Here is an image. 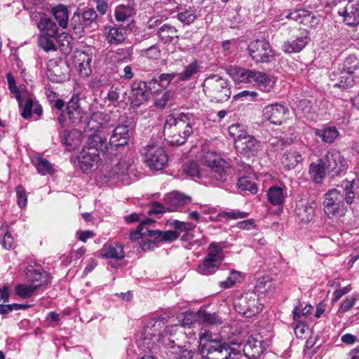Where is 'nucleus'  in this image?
I'll return each instance as SVG.
<instances>
[{
  "label": "nucleus",
  "mask_w": 359,
  "mask_h": 359,
  "mask_svg": "<svg viewBox=\"0 0 359 359\" xmlns=\"http://www.w3.org/2000/svg\"><path fill=\"white\" fill-rule=\"evenodd\" d=\"M192 116L181 113L169 115L163 128L165 140L172 145H182L193 133Z\"/></svg>",
  "instance_id": "nucleus-1"
},
{
  "label": "nucleus",
  "mask_w": 359,
  "mask_h": 359,
  "mask_svg": "<svg viewBox=\"0 0 359 359\" xmlns=\"http://www.w3.org/2000/svg\"><path fill=\"white\" fill-rule=\"evenodd\" d=\"M231 344L230 346L220 340H208L201 344L200 353L203 359H242L241 344Z\"/></svg>",
  "instance_id": "nucleus-2"
},
{
  "label": "nucleus",
  "mask_w": 359,
  "mask_h": 359,
  "mask_svg": "<svg viewBox=\"0 0 359 359\" xmlns=\"http://www.w3.org/2000/svg\"><path fill=\"white\" fill-rule=\"evenodd\" d=\"M203 90L212 101L223 102L231 96L229 81L217 74H212L203 83Z\"/></svg>",
  "instance_id": "nucleus-3"
},
{
  "label": "nucleus",
  "mask_w": 359,
  "mask_h": 359,
  "mask_svg": "<svg viewBox=\"0 0 359 359\" xmlns=\"http://www.w3.org/2000/svg\"><path fill=\"white\" fill-rule=\"evenodd\" d=\"M97 18L96 11L93 8H86L81 13L77 10L71 18L69 25L74 34L81 37L85 35L86 29H96L98 27Z\"/></svg>",
  "instance_id": "nucleus-4"
},
{
  "label": "nucleus",
  "mask_w": 359,
  "mask_h": 359,
  "mask_svg": "<svg viewBox=\"0 0 359 359\" xmlns=\"http://www.w3.org/2000/svg\"><path fill=\"white\" fill-rule=\"evenodd\" d=\"M235 309L245 318H251L259 313L263 308L259 294L248 291L241 294L235 302Z\"/></svg>",
  "instance_id": "nucleus-5"
},
{
  "label": "nucleus",
  "mask_w": 359,
  "mask_h": 359,
  "mask_svg": "<svg viewBox=\"0 0 359 359\" xmlns=\"http://www.w3.org/2000/svg\"><path fill=\"white\" fill-rule=\"evenodd\" d=\"M201 162L211 169L212 177L220 182L226 181L230 165L226 161L217 156L215 152L204 151L201 157Z\"/></svg>",
  "instance_id": "nucleus-6"
},
{
  "label": "nucleus",
  "mask_w": 359,
  "mask_h": 359,
  "mask_svg": "<svg viewBox=\"0 0 359 359\" xmlns=\"http://www.w3.org/2000/svg\"><path fill=\"white\" fill-rule=\"evenodd\" d=\"M248 48L250 56L256 63H268L273 59V51L269 41L264 39L251 41Z\"/></svg>",
  "instance_id": "nucleus-7"
},
{
  "label": "nucleus",
  "mask_w": 359,
  "mask_h": 359,
  "mask_svg": "<svg viewBox=\"0 0 359 359\" xmlns=\"http://www.w3.org/2000/svg\"><path fill=\"white\" fill-rule=\"evenodd\" d=\"M240 81L246 83H255L264 91H269L274 81L266 73L251 70L241 69L238 72Z\"/></svg>",
  "instance_id": "nucleus-8"
},
{
  "label": "nucleus",
  "mask_w": 359,
  "mask_h": 359,
  "mask_svg": "<svg viewBox=\"0 0 359 359\" xmlns=\"http://www.w3.org/2000/svg\"><path fill=\"white\" fill-rule=\"evenodd\" d=\"M144 162L152 170H162L168 162V156L165 150L158 146L148 145L145 148Z\"/></svg>",
  "instance_id": "nucleus-9"
},
{
  "label": "nucleus",
  "mask_w": 359,
  "mask_h": 359,
  "mask_svg": "<svg viewBox=\"0 0 359 359\" xmlns=\"http://www.w3.org/2000/svg\"><path fill=\"white\" fill-rule=\"evenodd\" d=\"M344 196L339 191L336 189L330 190L325 195L323 202L324 211L329 217L336 216L337 215H344Z\"/></svg>",
  "instance_id": "nucleus-10"
},
{
  "label": "nucleus",
  "mask_w": 359,
  "mask_h": 359,
  "mask_svg": "<svg viewBox=\"0 0 359 359\" xmlns=\"http://www.w3.org/2000/svg\"><path fill=\"white\" fill-rule=\"evenodd\" d=\"M324 160L327 170L330 172L332 177L338 175L343 172L347 167L344 156L336 149L328 151Z\"/></svg>",
  "instance_id": "nucleus-11"
},
{
  "label": "nucleus",
  "mask_w": 359,
  "mask_h": 359,
  "mask_svg": "<svg viewBox=\"0 0 359 359\" xmlns=\"http://www.w3.org/2000/svg\"><path fill=\"white\" fill-rule=\"evenodd\" d=\"M101 158L100 154L95 150L89 151V149L83 147L80 154L77 156L78 166L83 172H88L95 170Z\"/></svg>",
  "instance_id": "nucleus-12"
},
{
  "label": "nucleus",
  "mask_w": 359,
  "mask_h": 359,
  "mask_svg": "<svg viewBox=\"0 0 359 359\" xmlns=\"http://www.w3.org/2000/svg\"><path fill=\"white\" fill-rule=\"evenodd\" d=\"M147 83L142 81H135L130 86L129 100L133 108H137L148 99Z\"/></svg>",
  "instance_id": "nucleus-13"
},
{
  "label": "nucleus",
  "mask_w": 359,
  "mask_h": 359,
  "mask_svg": "<svg viewBox=\"0 0 359 359\" xmlns=\"http://www.w3.org/2000/svg\"><path fill=\"white\" fill-rule=\"evenodd\" d=\"M263 117L271 123L281 125L285 120L288 109L284 105L276 103L265 107L263 109Z\"/></svg>",
  "instance_id": "nucleus-14"
},
{
  "label": "nucleus",
  "mask_w": 359,
  "mask_h": 359,
  "mask_svg": "<svg viewBox=\"0 0 359 359\" xmlns=\"http://www.w3.org/2000/svg\"><path fill=\"white\" fill-rule=\"evenodd\" d=\"M46 74L52 82L62 83L69 78V69L65 62L50 60Z\"/></svg>",
  "instance_id": "nucleus-15"
},
{
  "label": "nucleus",
  "mask_w": 359,
  "mask_h": 359,
  "mask_svg": "<svg viewBox=\"0 0 359 359\" xmlns=\"http://www.w3.org/2000/svg\"><path fill=\"white\" fill-rule=\"evenodd\" d=\"M234 144L238 151L246 155L254 156L261 147L259 140L247 134L236 140Z\"/></svg>",
  "instance_id": "nucleus-16"
},
{
  "label": "nucleus",
  "mask_w": 359,
  "mask_h": 359,
  "mask_svg": "<svg viewBox=\"0 0 359 359\" xmlns=\"http://www.w3.org/2000/svg\"><path fill=\"white\" fill-rule=\"evenodd\" d=\"M130 132L131 128L127 124L117 126L109 140L111 149L126 145L130 137Z\"/></svg>",
  "instance_id": "nucleus-17"
},
{
  "label": "nucleus",
  "mask_w": 359,
  "mask_h": 359,
  "mask_svg": "<svg viewBox=\"0 0 359 359\" xmlns=\"http://www.w3.org/2000/svg\"><path fill=\"white\" fill-rule=\"evenodd\" d=\"M131 165V160L128 157H124L107 171L106 177L114 180L125 181L128 178Z\"/></svg>",
  "instance_id": "nucleus-18"
},
{
  "label": "nucleus",
  "mask_w": 359,
  "mask_h": 359,
  "mask_svg": "<svg viewBox=\"0 0 359 359\" xmlns=\"http://www.w3.org/2000/svg\"><path fill=\"white\" fill-rule=\"evenodd\" d=\"M261 338L259 335L250 336L248 338L246 344L243 348L241 347V351H243L245 356L248 358H255L259 357L264 352L265 346L264 341Z\"/></svg>",
  "instance_id": "nucleus-19"
},
{
  "label": "nucleus",
  "mask_w": 359,
  "mask_h": 359,
  "mask_svg": "<svg viewBox=\"0 0 359 359\" xmlns=\"http://www.w3.org/2000/svg\"><path fill=\"white\" fill-rule=\"evenodd\" d=\"M191 202V196L178 191H172L167 194L165 197L166 208L169 212L177 211L183 205L189 204Z\"/></svg>",
  "instance_id": "nucleus-20"
},
{
  "label": "nucleus",
  "mask_w": 359,
  "mask_h": 359,
  "mask_svg": "<svg viewBox=\"0 0 359 359\" xmlns=\"http://www.w3.org/2000/svg\"><path fill=\"white\" fill-rule=\"evenodd\" d=\"M104 35L110 45H119L123 43L127 37V31L124 27L105 26Z\"/></svg>",
  "instance_id": "nucleus-21"
},
{
  "label": "nucleus",
  "mask_w": 359,
  "mask_h": 359,
  "mask_svg": "<svg viewBox=\"0 0 359 359\" xmlns=\"http://www.w3.org/2000/svg\"><path fill=\"white\" fill-rule=\"evenodd\" d=\"M314 202H309L305 200H300L297 203L295 214L299 222L307 224L314 217Z\"/></svg>",
  "instance_id": "nucleus-22"
},
{
  "label": "nucleus",
  "mask_w": 359,
  "mask_h": 359,
  "mask_svg": "<svg viewBox=\"0 0 359 359\" xmlns=\"http://www.w3.org/2000/svg\"><path fill=\"white\" fill-rule=\"evenodd\" d=\"M338 13L344 17L347 25L355 26L359 24V3L348 2Z\"/></svg>",
  "instance_id": "nucleus-23"
},
{
  "label": "nucleus",
  "mask_w": 359,
  "mask_h": 359,
  "mask_svg": "<svg viewBox=\"0 0 359 359\" xmlns=\"http://www.w3.org/2000/svg\"><path fill=\"white\" fill-rule=\"evenodd\" d=\"M163 344L169 350L170 353L173 355V359H194V353L192 351L176 345L175 341L169 338L164 339Z\"/></svg>",
  "instance_id": "nucleus-24"
},
{
  "label": "nucleus",
  "mask_w": 359,
  "mask_h": 359,
  "mask_svg": "<svg viewBox=\"0 0 359 359\" xmlns=\"http://www.w3.org/2000/svg\"><path fill=\"white\" fill-rule=\"evenodd\" d=\"M92 57L84 51H77L74 56V64L79 74L87 76L91 73L90 62Z\"/></svg>",
  "instance_id": "nucleus-25"
},
{
  "label": "nucleus",
  "mask_w": 359,
  "mask_h": 359,
  "mask_svg": "<svg viewBox=\"0 0 359 359\" xmlns=\"http://www.w3.org/2000/svg\"><path fill=\"white\" fill-rule=\"evenodd\" d=\"M135 4L133 0H128L126 3L117 6L114 11V16L118 22L127 21L135 14Z\"/></svg>",
  "instance_id": "nucleus-26"
},
{
  "label": "nucleus",
  "mask_w": 359,
  "mask_h": 359,
  "mask_svg": "<svg viewBox=\"0 0 359 359\" xmlns=\"http://www.w3.org/2000/svg\"><path fill=\"white\" fill-rule=\"evenodd\" d=\"M83 148L89 149L90 151L93 149L99 154L100 152L105 154L109 146L106 138L102 137L99 134H93L89 136Z\"/></svg>",
  "instance_id": "nucleus-27"
},
{
  "label": "nucleus",
  "mask_w": 359,
  "mask_h": 359,
  "mask_svg": "<svg viewBox=\"0 0 359 359\" xmlns=\"http://www.w3.org/2000/svg\"><path fill=\"white\" fill-rule=\"evenodd\" d=\"M82 137V133L79 130H65L61 136V142L68 150H72L81 144Z\"/></svg>",
  "instance_id": "nucleus-28"
},
{
  "label": "nucleus",
  "mask_w": 359,
  "mask_h": 359,
  "mask_svg": "<svg viewBox=\"0 0 359 359\" xmlns=\"http://www.w3.org/2000/svg\"><path fill=\"white\" fill-rule=\"evenodd\" d=\"M37 27L39 29L41 34L52 37H57L58 36L59 29L55 22L44 14L40 15V20L37 23Z\"/></svg>",
  "instance_id": "nucleus-29"
},
{
  "label": "nucleus",
  "mask_w": 359,
  "mask_h": 359,
  "mask_svg": "<svg viewBox=\"0 0 359 359\" xmlns=\"http://www.w3.org/2000/svg\"><path fill=\"white\" fill-rule=\"evenodd\" d=\"M163 322L160 319H151L144 327L142 339L146 341L160 334L161 329L163 327Z\"/></svg>",
  "instance_id": "nucleus-30"
},
{
  "label": "nucleus",
  "mask_w": 359,
  "mask_h": 359,
  "mask_svg": "<svg viewBox=\"0 0 359 359\" xmlns=\"http://www.w3.org/2000/svg\"><path fill=\"white\" fill-rule=\"evenodd\" d=\"M177 29L170 25H163L157 32L160 40L164 43H177L178 41Z\"/></svg>",
  "instance_id": "nucleus-31"
},
{
  "label": "nucleus",
  "mask_w": 359,
  "mask_h": 359,
  "mask_svg": "<svg viewBox=\"0 0 359 359\" xmlns=\"http://www.w3.org/2000/svg\"><path fill=\"white\" fill-rule=\"evenodd\" d=\"M308 42L306 32L294 40L285 41L282 46V50L287 53H299L306 46Z\"/></svg>",
  "instance_id": "nucleus-32"
},
{
  "label": "nucleus",
  "mask_w": 359,
  "mask_h": 359,
  "mask_svg": "<svg viewBox=\"0 0 359 359\" xmlns=\"http://www.w3.org/2000/svg\"><path fill=\"white\" fill-rule=\"evenodd\" d=\"M67 114L73 123H79L81 121V110L79 105V97L74 95L67 105Z\"/></svg>",
  "instance_id": "nucleus-33"
},
{
  "label": "nucleus",
  "mask_w": 359,
  "mask_h": 359,
  "mask_svg": "<svg viewBox=\"0 0 359 359\" xmlns=\"http://www.w3.org/2000/svg\"><path fill=\"white\" fill-rule=\"evenodd\" d=\"M25 276L28 281L36 283L39 287L43 284H47L49 281V276L43 269H27Z\"/></svg>",
  "instance_id": "nucleus-34"
},
{
  "label": "nucleus",
  "mask_w": 359,
  "mask_h": 359,
  "mask_svg": "<svg viewBox=\"0 0 359 359\" xmlns=\"http://www.w3.org/2000/svg\"><path fill=\"white\" fill-rule=\"evenodd\" d=\"M326 165L323 158L318 159L317 162L312 163L309 165V175L316 183L322 182L325 176Z\"/></svg>",
  "instance_id": "nucleus-35"
},
{
  "label": "nucleus",
  "mask_w": 359,
  "mask_h": 359,
  "mask_svg": "<svg viewBox=\"0 0 359 359\" xmlns=\"http://www.w3.org/2000/svg\"><path fill=\"white\" fill-rule=\"evenodd\" d=\"M302 161V155L294 149L287 151L281 158L282 164L287 170L295 168Z\"/></svg>",
  "instance_id": "nucleus-36"
},
{
  "label": "nucleus",
  "mask_w": 359,
  "mask_h": 359,
  "mask_svg": "<svg viewBox=\"0 0 359 359\" xmlns=\"http://www.w3.org/2000/svg\"><path fill=\"white\" fill-rule=\"evenodd\" d=\"M22 108H23V109L21 115L25 119L30 118L32 113L38 115L39 116H40L43 113L41 105L38 101L32 98H28Z\"/></svg>",
  "instance_id": "nucleus-37"
},
{
  "label": "nucleus",
  "mask_w": 359,
  "mask_h": 359,
  "mask_svg": "<svg viewBox=\"0 0 359 359\" xmlns=\"http://www.w3.org/2000/svg\"><path fill=\"white\" fill-rule=\"evenodd\" d=\"M32 163L41 175H52L54 173V168L47 159L40 156H34Z\"/></svg>",
  "instance_id": "nucleus-38"
},
{
  "label": "nucleus",
  "mask_w": 359,
  "mask_h": 359,
  "mask_svg": "<svg viewBox=\"0 0 359 359\" xmlns=\"http://www.w3.org/2000/svg\"><path fill=\"white\" fill-rule=\"evenodd\" d=\"M52 14L62 29L67 27L69 24V12L66 6L60 4L53 8Z\"/></svg>",
  "instance_id": "nucleus-39"
},
{
  "label": "nucleus",
  "mask_w": 359,
  "mask_h": 359,
  "mask_svg": "<svg viewBox=\"0 0 359 359\" xmlns=\"http://www.w3.org/2000/svg\"><path fill=\"white\" fill-rule=\"evenodd\" d=\"M285 197L286 193L280 187H271L267 191L268 200L273 205L283 204Z\"/></svg>",
  "instance_id": "nucleus-40"
},
{
  "label": "nucleus",
  "mask_w": 359,
  "mask_h": 359,
  "mask_svg": "<svg viewBox=\"0 0 359 359\" xmlns=\"http://www.w3.org/2000/svg\"><path fill=\"white\" fill-rule=\"evenodd\" d=\"M101 256L105 258L121 260L124 258L123 247L118 244L104 245L101 250Z\"/></svg>",
  "instance_id": "nucleus-41"
},
{
  "label": "nucleus",
  "mask_w": 359,
  "mask_h": 359,
  "mask_svg": "<svg viewBox=\"0 0 359 359\" xmlns=\"http://www.w3.org/2000/svg\"><path fill=\"white\" fill-rule=\"evenodd\" d=\"M315 135L319 137L322 142L331 144L334 142L339 133L335 127H326L322 129H316Z\"/></svg>",
  "instance_id": "nucleus-42"
},
{
  "label": "nucleus",
  "mask_w": 359,
  "mask_h": 359,
  "mask_svg": "<svg viewBox=\"0 0 359 359\" xmlns=\"http://www.w3.org/2000/svg\"><path fill=\"white\" fill-rule=\"evenodd\" d=\"M201 70V66L196 60H194L189 64L186 65L184 70L178 74L179 79L181 81H189L194 76L197 74Z\"/></svg>",
  "instance_id": "nucleus-43"
},
{
  "label": "nucleus",
  "mask_w": 359,
  "mask_h": 359,
  "mask_svg": "<svg viewBox=\"0 0 359 359\" xmlns=\"http://www.w3.org/2000/svg\"><path fill=\"white\" fill-rule=\"evenodd\" d=\"M204 259L220 265L223 260L222 248L215 243H211L208 247V254Z\"/></svg>",
  "instance_id": "nucleus-44"
},
{
  "label": "nucleus",
  "mask_w": 359,
  "mask_h": 359,
  "mask_svg": "<svg viewBox=\"0 0 359 359\" xmlns=\"http://www.w3.org/2000/svg\"><path fill=\"white\" fill-rule=\"evenodd\" d=\"M309 11L304 8H296L294 10H286L282 13L286 19L294 20L300 24H303L306 20Z\"/></svg>",
  "instance_id": "nucleus-45"
},
{
  "label": "nucleus",
  "mask_w": 359,
  "mask_h": 359,
  "mask_svg": "<svg viewBox=\"0 0 359 359\" xmlns=\"http://www.w3.org/2000/svg\"><path fill=\"white\" fill-rule=\"evenodd\" d=\"M359 69V59L355 55H349L342 65L341 74H353Z\"/></svg>",
  "instance_id": "nucleus-46"
},
{
  "label": "nucleus",
  "mask_w": 359,
  "mask_h": 359,
  "mask_svg": "<svg viewBox=\"0 0 359 359\" xmlns=\"http://www.w3.org/2000/svg\"><path fill=\"white\" fill-rule=\"evenodd\" d=\"M108 120L109 118L106 114L103 113H95L91 116L88 126L90 129L97 130L100 128H104L107 123Z\"/></svg>",
  "instance_id": "nucleus-47"
},
{
  "label": "nucleus",
  "mask_w": 359,
  "mask_h": 359,
  "mask_svg": "<svg viewBox=\"0 0 359 359\" xmlns=\"http://www.w3.org/2000/svg\"><path fill=\"white\" fill-rule=\"evenodd\" d=\"M273 288L272 280L269 278H262L258 279L255 285V292L257 294H270Z\"/></svg>",
  "instance_id": "nucleus-48"
},
{
  "label": "nucleus",
  "mask_w": 359,
  "mask_h": 359,
  "mask_svg": "<svg viewBox=\"0 0 359 359\" xmlns=\"http://www.w3.org/2000/svg\"><path fill=\"white\" fill-rule=\"evenodd\" d=\"M198 321L207 325L221 324L222 320L215 313H207L205 310L198 311Z\"/></svg>",
  "instance_id": "nucleus-49"
},
{
  "label": "nucleus",
  "mask_w": 359,
  "mask_h": 359,
  "mask_svg": "<svg viewBox=\"0 0 359 359\" xmlns=\"http://www.w3.org/2000/svg\"><path fill=\"white\" fill-rule=\"evenodd\" d=\"M55 39L56 37L40 34L38 40L39 46L46 52L56 50L57 48L54 42Z\"/></svg>",
  "instance_id": "nucleus-50"
},
{
  "label": "nucleus",
  "mask_w": 359,
  "mask_h": 359,
  "mask_svg": "<svg viewBox=\"0 0 359 359\" xmlns=\"http://www.w3.org/2000/svg\"><path fill=\"white\" fill-rule=\"evenodd\" d=\"M219 264L204 259L203 262L198 265V271L203 275H210L216 272L219 268Z\"/></svg>",
  "instance_id": "nucleus-51"
},
{
  "label": "nucleus",
  "mask_w": 359,
  "mask_h": 359,
  "mask_svg": "<svg viewBox=\"0 0 359 359\" xmlns=\"http://www.w3.org/2000/svg\"><path fill=\"white\" fill-rule=\"evenodd\" d=\"M39 285L20 284L15 287V293L23 299L30 297L37 290Z\"/></svg>",
  "instance_id": "nucleus-52"
},
{
  "label": "nucleus",
  "mask_w": 359,
  "mask_h": 359,
  "mask_svg": "<svg viewBox=\"0 0 359 359\" xmlns=\"http://www.w3.org/2000/svg\"><path fill=\"white\" fill-rule=\"evenodd\" d=\"M197 18L195 10L191 8L184 9L177 14V19L184 25H190Z\"/></svg>",
  "instance_id": "nucleus-53"
},
{
  "label": "nucleus",
  "mask_w": 359,
  "mask_h": 359,
  "mask_svg": "<svg viewBox=\"0 0 359 359\" xmlns=\"http://www.w3.org/2000/svg\"><path fill=\"white\" fill-rule=\"evenodd\" d=\"M238 187L242 191H248L251 194H256L257 187L256 184L250 180L248 177H241L238 181Z\"/></svg>",
  "instance_id": "nucleus-54"
},
{
  "label": "nucleus",
  "mask_w": 359,
  "mask_h": 359,
  "mask_svg": "<svg viewBox=\"0 0 359 359\" xmlns=\"http://www.w3.org/2000/svg\"><path fill=\"white\" fill-rule=\"evenodd\" d=\"M72 38L70 34L62 32V34L58 33L55 41L58 43L60 47L63 51H70L72 50L71 43Z\"/></svg>",
  "instance_id": "nucleus-55"
},
{
  "label": "nucleus",
  "mask_w": 359,
  "mask_h": 359,
  "mask_svg": "<svg viewBox=\"0 0 359 359\" xmlns=\"http://www.w3.org/2000/svg\"><path fill=\"white\" fill-rule=\"evenodd\" d=\"M242 276L241 272L231 271L224 281L220 282L219 285L223 288H229L233 287L236 282L241 281Z\"/></svg>",
  "instance_id": "nucleus-56"
},
{
  "label": "nucleus",
  "mask_w": 359,
  "mask_h": 359,
  "mask_svg": "<svg viewBox=\"0 0 359 359\" xmlns=\"http://www.w3.org/2000/svg\"><path fill=\"white\" fill-rule=\"evenodd\" d=\"M176 76L177 74L175 73L161 74L154 76V82H158L160 86L165 89Z\"/></svg>",
  "instance_id": "nucleus-57"
},
{
  "label": "nucleus",
  "mask_w": 359,
  "mask_h": 359,
  "mask_svg": "<svg viewBox=\"0 0 359 359\" xmlns=\"http://www.w3.org/2000/svg\"><path fill=\"white\" fill-rule=\"evenodd\" d=\"M183 171L187 175L192 177H201V172L198 169V165L194 161H189L184 164Z\"/></svg>",
  "instance_id": "nucleus-58"
},
{
  "label": "nucleus",
  "mask_w": 359,
  "mask_h": 359,
  "mask_svg": "<svg viewBox=\"0 0 359 359\" xmlns=\"http://www.w3.org/2000/svg\"><path fill=\"white\" fill-rule=\"evenodd\" d=\"M229 133L235 139V141L246 135V133L243 131V127L240 124L230 126L229 127Z\"/></svg>",
  "instance_id": "nucleus-59"
},
{
  "label": "nucleus",
  "mask_w": 359,
  "mask_h": 359,
  "mask_svg": "<svg viewBox=\"0 0 359 359\" xmlns=\"http://www.w3.org/2000/svg\"><path fill=\"white\" fill-rule=\"evenodd\" d=\"M180 236L176 231H161L159 241L172 242Z\"/></svg>",
  "instance_id": "nucleus-60"
},
{
  "label": "nucleus",
  "mask_w": 359,
  "mask_h": 359,
  "mask_svg": "<svg viewBox=\"0 0 359 359\" xmlns=\"http://www.w3.org/2000/svg\"><path fill=\"white\" fill-rule=\"evenodd\" d=\"M339 77L338 86L340 88L351 87L354 83V80L352 74H341Z\"/></svg>",
  "instance_id": "nucleus-61"
},
{
  "label": "nucleus",
  "mask_w": 359,
  "mask_h": 359,
  "mask_svg": "<svg viewBox=\"0 0 359 359\" xmlns=\"http://www.w3.org/2000/svg\"><path fill=\"white\" fill-rule=\"evenodd\" d=\"M173 226L175 229H178L181 231L187 232L194 230L196 227V225L191 222H184L175 220L173 222Z\"/></svg>",
  "instance_id": "nucleus-62"
},
{
  "label": "nucleus",
  "mask_w": 359,
  "mask_h": 359,
  "mask_svg": "<svg viewBox=\"0 0 359 359\" xmlns=\"http://www.w3.org/2000/svg\"><path fill=\"white\" fill-rule=\"evenodd\" d=\"M16 194L18 197V204L20 208H25L27 204V196L24 188L22 186H18L16 187Z\"/></svg>",
  "instance_id": "nucleus-63"
},
{
  "label": "nucleus",
  "mask_w": 359,
  "mask_h": 359,
  "mask_svg": "<svg viewBox=\"0 0 359 359\" xmlns=\"http://www.w3.org/2000/svg\"><path fill=\"white\" fill-rule=\"evenodd\" d=\"M319 23L320 18L309 11L304 25L311 28H315L319 25Z\"/></svg>",
  "instance_id": "nucleus-64"
}]
</instances>
